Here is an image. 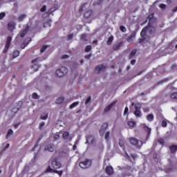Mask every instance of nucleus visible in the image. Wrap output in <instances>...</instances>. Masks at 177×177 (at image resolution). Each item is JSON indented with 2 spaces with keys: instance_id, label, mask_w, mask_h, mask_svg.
<instances>
[{
  "instance_id": "nucleus-1",
  "label": "nucleus",
  "mask_w": 177,
  "mask_h": 177,
  "mask_svg": "<svg viewBox=\"0 0 177 177\" xmlns=\"http://www.w3.org/2000/svg\"><path fill=\"white\" fill-rule=\"evenodd\" d=\"M154 32H156V27L151 26V24H149L147 26L143 28L140 32L142 39H140V44H142V42H144L145 41H147Z\"/></svg>"
},
{
  "instance_id": "nucleus-2",
  "label": "nucleus",
  "mask_w": 177,
  "mask_h": 177,
  "mask_svg": "<svg viewBox=\"0 0 177 177\" xmlns=\"http://www.w3.org/2000/svg\"><path fill=\"white\" fill-rule=\"evenodd\" d=\"M79 165L82 169H88V168L92 165V160L86 159L85 160L80 162Z\"/></svg>"
},
{
  "instance_id": "nucleus-3",
  "label": "nucleus",
  "mask_w": 177,
  "mask_h": 177,
  "mask_svg": "<svg viewBox=\"0 0 177 177\" xmlns=\"http://www.w3.org/2000/svg\"><path fill=\"white\" fill-rule=\"evenodd\" d=\"M129 142H130L131 145H132L133 146H136V147H138V149H140V147H142V146H143V142H142L141 140H139L135 138H131L129 139Z\"/></svg>"
},
{
  "instance_id": "nucleus-4",
  "label": "nucleus",
  "mask_w": 177,
  "mask_h": 177,
  "mask_svg": "<svg viewBox=\"0 0 177 177\" xmlns=\"http://www.w3.org/2000/svg\"><path fill=\"white\" fill-rule=\"evenodd\" d=\"M68 70L67 68L64 66H62L59 69H57L55 72L56 76L59 77H64L66 74H67Z\"/></svg>"
},
{
  "instance_id": "nucleus-5",
  "label": "nucleus",
  "mask_w": 177,
  "mask_h": 177,
  "mask_svg": "<svg viewBox=\"0 0 177 177\" xmlns=\"http://www.w3.org/2000/svg\"><path fill=\"white\" fill-rule=\"evenodd\" d=\"M140 109H142V104H140V103H137L135 104L134 115L136 117H142V112L140 111Z\"/></svg>"
},
{
  "instance_id": "nucleus-6",
  "label": "nucleus",
  "mask_w": 177,
  "mask_h": 177,
  "mask_svg": "<svg viewBox=\"0 0 177 177\" xmlns=\"http://www.w3.org/2000/svg\"><path fill=\"white\" fill-rule=\"evenodd\" d=\"M10 42H12V37H8L6 39V43L5 45V48L3 50V53H7L8 50H9V47L10 46Z\"/></svg>"
},
{
  "instance_id": "nucleus-7",
  "label": "nucleus",
  "mask_w": 177,
  "mask_h": 177,
  "mask_svg": "<svg viewBox=\"0 0 177 177\" xmlns=\"http://www.w3.org/2000/svg\"><path fill=\"white\" fill-rule=\"evenodd\" d=\"M104 70H106V66L104 64H100L95 68V71L97 74L102 73V71H104Z\"/></svg>"
},
{
  "instance_id": "nucleus-8",
  "label": "nucleus",
  "mask_w": 177,
  "mask_h": 177,
  "mask_svg": "<svg viewBox=\"0 0 177 177\" xmlns=\"http://www.w3.org/2000/svg\"><path fill=\"white\" fill-rule=\"evenodd\" d=\"M52 167L54 169H59L62 167V163L57 161V159H54L52 161Z\"/></svg>"
},
{
  "instance_id": "nucleus-9",
  "label": "nucleus",
  "mask_w": 177,
  "mask_h": 177,
  "mask_svg": "<svg viewBox=\"0 0 177 177\" xmlns=\"http://www.w3.org/2000/svg\"><path fill=\"white\" fill-rule=\"evenodd\" d=\"M62 138L64 140H66V142H71V140H73V138L70 136V133L68 131L64 132Z\"/></svg>"
},
{
  "instance_id": "nucleus-10",
  "label": "nucleus",
  "mask_w": 177,
  "mask_h": 177,
  "mask_svg": "<svg viewBox=\"0 0 177 177\" xmlns=\"http://www.w3.org/2000/svg\"><path fill=\"white\" fill-rule=\"evenodd\" d=\"M109 128V123L108 122H104L103 123L101 129H100V132L102 135H104V132H106V129Z\"/></svg>"
},
{
  "instance_id": "nucleus-11",
  "label": "nucleus",
  "mask_w": 177,
  "mask_h": 177,
  "mask_svg": "<svg viewBox=\"0 0 177 177\" xmlns=\"http://www.w3.org/2000/svg\"><path fill=\"white\" fill-rule=\"evenodd\" d=\"M46 172H55V174H58L59 176H62V175L63 174V170L59 171L57 170L52 169L50 167H48V168L46 169Z\"/></svg>"
},
{
  "instance_id": "nucleus-12",
  "label": "nucleus",
  "mask_w": 177,
  "mask_h": 177,
  "mask_svg": "<svg viewBox=\"0 0 177 177\" xmlns=\"http://www.w3.org/2000/svg\"><path fill=\"white\" fill-rule=\"evenodd\" d=\"M117 103V101H113L112 103H111L108 106H106L104 111V113H109L111 109H113V106H115V104Z\"/></svg>"
},
{
  "instance_id": "nucleus-13",
  "label": "nucleus",
  "mask_w": 177,
  "mask_h": 177,
  "mask_svg": "<svg viewBox=\"0 0 177 177\" xmlns=\"http://www.w3.org/2000/svg\"><path fill=\"white\" fill-rule=\"evenodd\" d=\"M135 37H136V32H131V34L127 39V42L132 43V41H133V38H135Z\"/></svg>"
},
{
  "instance_id": "nucleus-14",
  "label": "nucleus",
  "mask_w": 177,
  "mask_h": 177,
  "mask_svg": "<svg viewBox=\"0 0 177 177\" xmlns=\"http://www.w3.org/2000/svg\"><path fill=\"white\" fill-rule=\"evenodd\" d=\"M124 42L120 41L119 43H116L113 46V49L114 50H120V49L121 48V46H122Z\"/></svg>"
},
{
  "instance_id": "nucleus-15",
  "label": "nucleus",
  "mask_w": 177,
  "mask_h": 177,
  "mask_svg": "<svg viewBox=\"0 0 177 177\" xmlns=\"http://www.w3.org/2000/svg\"><path fill=\"white\" fill-rule=\"evenodd\" d=\"M137 52H138L137 49H133L131 51L130 55H129V60H131V59H135V57H136Z\"/></svg>"
},
{
  "instance_id": "nucleus-16",
  "label": "nucleus",
  "mask_w": 177,
  "mask_h": 177,
  "mask_svg": "<svg viewBox=\"0 0 177 177\" xmlns=\"http://www.w3.org/2000/svg\"><path fill=\"white\" fill-rule=\"evenodd\" d=\"M44 150H47L48 151H50V153H53V151H55V145H48L45 147Z\"/></svg>"
},
{
  "instance_id": "nucleus-17",
  "label": "nucleus",
  "mask_w": 177,
  "mask_h": 177,
  "mask_svg": "<svg viewBox=\"0 0 177 177\" xmlns=\"http://www.w3.org/2000/svg\"><path fill=\"white\" fill-rule=\"evenodd\" d=\"M15 26H16V24H15V22H10V23L8 24V30H9L10 31L14 30L15 28Z\"/></svg>"
},
{
  "instance_id": "nucleus-18",
  "label": "nucleus",
  "mask_w": 177,
  "mask_h": 177,
  "mask_svg": "<svg viewBox=\"0 0 177 177\" xmlns=\"http://www.w3.org/2000/svg\"><path fill=\"white\" fill-rule=\"evenodd\" d=\"M30 30V26L28 25L26 26V28L21 32L20 37L23 38L26 34H27V32Z\"/></svg>"
},
{
  "instance_id": "nucleus-19",
  "label": "nucleus",
  "mask_w": 177,
  "mask_h": 177,
  "mask_svg": "<svg viewBox=\"0 0 177 177\" xmlns=\"http://www.w3.org/2000/svg\"><path fill=\"white\" fill-rule=\"evenodd\" d=\"M95 138L92 136H88L86 139V143L92 144L93 143Z\"/></svg>"
},
{
  "instance_id": "nucleus-20",
  "label": "nucleus",
  "mask_w": 177,
  "mask_h": 177,
  "mask_svg": "<svg viewBox=\"0 0 177 177\" xmlns=\"http://www.w3.org/2000/svg\"><path fill=\"white\" fill-rule=\"evenodd\" d=\"M118 169H126L128 172H132L133 169L131 166H127L125 167H121L120 166L118 167Z\"/></svg>"
},
{
  "instance_id": "nucleus-21",
  "label": "nucleus",
  "mask_w": 177,
  "mask_h": 177,
  "mask_svg": "<svg viewBox=\"0 0 177 177\" xmlns=\"http://www.w3.org/2000/svg\"><path fill=\"white\" fill-rule=\"evenodd\" d=\"M64 102V97L61 96L56 100L55 103L57 104H62V103H63Z\"/></svg>"
},
{
  "instance_id": "nucleus-22",
  "label": "nucleus",
  "mask_w": 177,
  "mask_h": 177,
  "mask_svg": "<svg viewBox=\"0 0 177 177\" xmlns=\"http://www.w3.org/2000/svg\"><path fill=\"white\" fill-rule=\"evenodd\" d=\"M148 20H149V24H151V23H153V21H154L155 19H154V14H151L148 16Z\"/></svg>"
},
{
  "instance_id": "nucleus-23",
  "label": "nucleus",
  "mask_w": 177,
  "mask_h": 177,
  "mask_svg": "<svg viewBox=\"0 0 177 177\" xmlns=\"http://www.w3.org/2000/svg\"><path fill=\"white\" fill-rule=\"evenodd\" d=\"M91 15H92V10H91L86 11L84 13V17H86V19H89V17H91Z\"/></svg>"
},
{
  "instance_id": "nucleus-24",
  "label": "nucleus",
  "mask_w": 177,
  "mask_h": 177,
  "mask_svg": "<svg viewBox=\"0 0 177 177\" xmlns=\"http://www.w3.org/2000/svg\"><path fill=\"white\" fill-rule=\"evenodd\" d=\"M144 129L146 132H147V139H149V137L150 136V133H151V129L149 128L148 127L145 126L144 127Z\"/></svg>"
},
{
  "instance_id": "nucleus-25",
  "label": "nucleus",
  "mask_w": 177,
  "mask_h": 177,
  "mask_svg": "<svg viewBox=\"0 0 177 177\" xmlns=\"http://www.w3.org/2000/svg\"><path fill=\"white\" fill-rule=\"evenodd\" d=\"M106 172L108 175H111L113 174V167H106Z\"/></svg>"
},
{
  "instance_id": "nucleus-26",
  "label": "nucleus",
  "mask_w": 177,
  "mask_h": 177,
  "mask_svg": "<svg viewBox=\"0 0 177 177\" xmlns=\"http://www.w3.org/2000/svg\"><path fill=\"white\" fill-rule=\"evenodd\" d=\"M171 153H175L177 151V145H171L169 147Z\"/></svg>"
},
{
  "instance_id": "nucleus-27",
  "label": "nucleus",
  "mask_w": 177,
  "mask_h": 177,
  "mask_svg": "<svg viewBox=\"0 0 177 177\" xmlns=\"http://www.w3.org/2000/svg\"><path fill=\"white\" fill-rule=\"evenodd\" d=\"M27 17V15L22 14L18 17V21H23Z\"/></svg>"
},
{
  "instance_id": "nucleus-28",
  "label": "nucleus",
  "mask_w": 177,
  "mask_h": 177,
  "mask_svg": "<svg viewBox=\"0 0 177 177\" xmlns=\"http://www.w3.org/2000/svg\"><path fill=\"white\" fill-rule=\"evenodd\" d=\"M80 41H82V42H86V41H88L86 34H83L80 36Z\"/></svg>"
},
{
  "instance_id": "nucleus-29",
  "label": "nucleus",
  "mask_w": 177,
  "mask_h": 177,
  "mask_svg": "<svg viewBox=\"0 0 177 177\" xmlns=\"http://www.w3.org/2000/svg\"><path fill=\"white\" fill-rule=\"evenodd\" d=\"M114 40V37L113 36H111L108 38V40L106 41L107 45H111L113 44V41Z\"/></svg>"
},
{
  "instance_id": "nucleus-30",
  "label": "nucleus",
  "mask_w": 177,
  "mask_h": 177,
  "mask_svg": "<svg viewBox=\"0 0 177 177\" xmlns=\"http://www.w3.org/2000/svg\"><path fill=\"white\" fill-rule=\"evenodd\" d=\"M77 67H78V63H77V62H73L72 64V65L71 66V68L72 71L75 70V68H77Z\"/></svg>"
},
{
  "instance_id": "nucleus-31",
  "label": "nucleus",
  "mask_w": 177,
  "mask_h": 177,
  "mask_svg": "<svg viewBox=\"0 0 177 177\" xmlns=\"http://www.w3.org/2000/svg\"><path fill=\"white\" fill-rule=\"evenodd\" d=\"M129 127H131V128H133L134 127H136V122L133 121H129L128 122Z\"/></svg>"
},
{
  "instance_id": "nucleus-32",
  "label": "nucleus",
  "mask_w": 177,
  "mask_h": 177,
  "mask_svg": "<svg viewBox=\"0 0 177 177\" xmlns=\"http://www.w3.org/2000/svg\"><path fill=\"white\" fill-rule=\"evenodd\" d=\"M20 55V52L19 50H15L13 53V59H16Z\"/></svg>"
},
{
  "instance_id": "nucleus-33",
  "label": "nucleus",
  "mask_w": 177,
  "mask_h": 177,
  "mask_svg": "<svg viewBox=\"0 0 177 177\" xmlns=\"http://www.w3.org/2000/svg\"><path fill=\"white\" fill-rule=\"evenodd\" d=\"M41 120H48V113H42L40 116Z\"/></svg>"
},
{
  "instance_id": "nucleus-34",
  "label": "nucleus",
  "mask_w": 177,
  "mask_h": 177,
  "mask_svg": "<svg viewBox=\"0 0 177 177\" xmlns=\"http://www.w3.org/2000/svg\"><path fill=\"white\" fill-rule=\"evenodd\" d=\"M91 100H92V98L91 97V96H88L85 101L86 106H88V104H89V103H91Z\"/></svg>"
},
{
  "instance_id": "nucleus-35",
  "label": "nucleus",
  "mask_w": 177,
  "mask_h": 177,
  "mask_svg": "<svg viewBox=\"0 0 177 177\" xmlns=\"http://www.w3.org/2000/svg\"><path fill=\"white\" fill-rule=\"evenodd\" d=\"M147 118L148 121H153V120H154V116L153 115V114H149Z\"/></svg>"
},
{
  "instance_id": "nucleus-36",
  "label": "nucleus",
  "mask_w": 177,
  "mask_h": 177,
  "mask_svg": "<svg viewBox=\"0 0 177 177\" xmlns=\"http://www.w3.org/2000/svg\"><path fill=\"white\" fill-rule=\"evenodd\" d=\"M85 52L88 53V52H91V50H92V46L88 45L85 48Z\"/></svg>"
},
{
  "instance_id": "nucleus-37",
  "label": "nucleus",
  "mask_w": 177,
  "mask_h": 177,
  "mask_svg": "<svg viewBox=\"0 0 177 177\" xmlns=\"http://www.w3.org/2000/svg\"><path fill=\"white\" fill-rule=\"evenodd\" d=\"M78 104H80V102H73V103L70 106V109H74V107H76V106H78Z\"/></svg>"
},
{
  "instance_id": "nucleus-38",
  "label": "nucleus",
  "mask_w": 177,
  "mask_h": 177,
  "mask_svg": "<svg viewBox=\"0 0 177 177\" xmlns=\"http://www.w3.org/2000/svg\"><path fill=\"white\" fill-rule=\"evenodd\" d=\"M32 99H39V95L37 93H33L32 95Z\"/></svg>"
},
{
  "instance_id": "nucleus-39",
  "label": "nucleus",
  "mask_w": 177,
  "mask_h": 177,
  "mask_svg": "<svg viewBox=\"0 0 177 177\" xmlns=\"http://www.w3.org/2000/svg\"><path fill=\"white\" fill-rule=\"evenodd\" d=\"M120 31H122V32H127V28H125V26H120Z\"/></svg>"
},
{
  "instance_id": "nucleus-40",
  "label": "nucleus",
  "mask_w": 177,
  "mask_h": 177,
  "mask_svg": "<svg viewBox=\"0 0 177 177\" xmlns=\"http://www.w3.org/2000/svg\"><path fill=\"white\" fill-rule=\"evenodd\" d=\"M10 135H13V130H12V129L8 130L7 135H6V138L8 139V137L10 136Z\"/></svg>"
},
{
  "instance_id": "nucleus-41",
  "label": "nucleus",
  "mask_w": 177,
  "mask_h": 177,
  "mask_svg": "<svg viewBox=\"0 0 177 177\" xmlns=\"http://www.w3.org/2000/svg\"><path fill=\"white\" fill-rule=\"evenodd\" d=\"M171 97L172 99H177V92L172 93L171 94Z\"/></svg>"
},
{
  "instance_id": "nucleus-42",
  "label": "nucleus",
  "mask_w": 177,
  "mask_h": 177,
  "mask_svg": "<svg viewBox=\"0 0 177 177\" xmlns=\"http://www.w3.org/2000/svg\"><path fill=\"white\" fill-rule=\"evenodd\" d=\"M56 10L53 8H50L48 12H47V15H50V13H53V12H55Z\"/></svg>"
},
{
  "instance_id": "nucleus-43",
  "label": "nucleus",
  "mask_w": 177,
  "mask_h": 177,
  "mask_svg": "<svg viewBox=\"0 0 177 177\" xmlns=\"http://www.w3.org/2000/svg\"><path fill=\"white\" fill-rule=\"evenodd\" d=\"M110 138V132L109 131H107L106 133H105V139L106 140H109Z\"/></svg>"
},
{
  "instance_id": "nucleus-44",
  "label": "nucleus",
  "mask_w": 177,
  "mask_h": 177,
  "mask_svg": "<svg viewBox=\"0 0 177 177\" xmlns=\"http://www.w3.org/2000/svg\"><path fill=\"white\" fill-rule=\"evenodd\" d=\"M48 48V46H44L41 48V50H40V52L41 53H44V52H45L46 50V48Z\"/></svg>"
},
{
  "instance_id": "nucleus-45",
  "label": "nucleus",
  "mask_w": 177,
  "mask_h": 177,
  "mask_svg": "<svg viewBox=\"0 0 177 177\" xmlns=\"http://www.w3.org/2000/svg\"><path fill=\"white\" fill-rule=\"evenodd\" d=\"M5 16H6V14H5V12H1L0 13V20H2V19L3 17H5Z\"/></svg>"
},
{
  "instance_id": "nucleus-46",
  "label": "nucleus",
  "mask_w": 177,
  "mask_h": 177,
  "mask_svg": "<svg viewBox=\"0 0 177 177\" xmlns=\"http://www.w3.org/2000/svg\"><path fill=\"white\" fill-rule=\"evenodd\" d=\"M60 138V136L59 134H56L55 136H53V139L55 140H58V139Z\"/></svg>"
},
{
  "instance_id": "nucleus-47",
  "label": "nucleus",
  "mask_w": 177,
  "mask_h": 177,
  "mask_svg": "<svg viewBox=\"0 0 177 177\" xmlns=\"http://www.w3.org/2000/svg\"><path fill=\"white\" fill-rule=\"evenodd\" d=\"M162 127H163L164 128H165V127H167V121L166 120H162Z\"/></svg>"
},
{
  "instance_id": "nucleus-48",
  "label": "nucleus",
  "mask_w": 177,
  "mask_h": 177,
  "mask_svg": "<svg viewBox=\"0 0 177 177\" xmlns=\"http://www.w3.org/2000/svg\"><path fill=\"white\" fill-rule=\"evenodd\" d=\"M129 110V109L128 108V106H126L124 109V115H125V114H128Z\"/></svg>"
},
{
  "instance_id": "nucleus-49",
  "label": "nucleus",
  "mask_w": 177,
  "mask_h": 177,
  "mask_svg": "<svg viewBox=\"0 0 177 177\" xmlns=\"http://www.w3.org/2000/svg\"><path fill=\"white\" fill-rule=\"evenodd\" d=\"M44 127H45V122H42L39 124V129H42V128H44Z\"/></svg>"
},
{
  "instance_id": "nucleus-50",
  "label": "nucleus",
  "mask_w": 177,
  "mask_h": 177,
  "mask_svg": "<svg viewBox=\"0 0 177 177\" xmlns=\"http://www.w3.org/2000/svg\"><path fill=\"white\" fill-rule=\"evenodd\" d=\"M10 145L9 143L6 144V147L3 148V151H5L6 149H9Z\"/></svg>"
},
{
  "instance_id": "nucleus-51",
  "label": "nucleus",
  "mask_w": 177,
  "mask_h": 177,
  "mask_svg": "<svg viewBox=\"0 0 177 177\" xmlns=\"http://www.w3.org/2000/svg\"><path fill=\"white\" fill-rule=\"evenodd\" d=\"M46 10V6L44 5L43 7L41 8L40 11L41 12H45Z\"/></svg>"
},
{
  "instance_id": "nucleus-52",
  "label": "nucleus",
  "mask_w": 177,
  "mask_h": 177,
  "mask_svg": "<svg viewBox=\"0 0 177 177\" xmlns=\"http://www.w3.org/2000/svg\"><path fill=\"white\" fill-rule=\"evenodd\" d=\"M85 59H89L91 57H92V54H88L87 55H85Z\"/></svg>"
},
{
  "instance_id": "nucleus-53",
  "label": "nucleus",
  "mask_w": 177,
  "mask_h": 177,
  "mask_svg": "<svg viewBox=\"0 0 177 177\" xmlns=\"http://www.w3.org/2000/svg\"><path fill=\"white\" fill-rule=\"evenodd\" d=\"M119 145L120 146V147H122L124 146V141H122V140H119Z\"/></svg>"
},
{
  "instance_id": "nucleus-54",
  "label": "nucleus",
  "mask_w": 177,
  "mask_h": 177,
  "mask_svg": "<svg viewBox=\"0 0 177 177\" xmlns=\"http://www.w3.org/2000/svg\"><path fill=\"white\" fill-rule=\"evenodd\" d=\"M160 9H165V8H167V5H165V4H160Z\"/></svg>"
},
{
  "instance_id": "nucleus-55",
  "label": "nucleus",
  "mask_w": 177,
  "mask_h": 177,
  "mask_svg": "<svg viewBox=\"0 0 177 177\" xmlns=\"http://www.w3.org/2000/svg\"><path fill=\"white\" fill-rule=\"evenodd\" d=\"M20 124H21V122H19L17 124H14L15 128L16 129L19 128V125H20Z\"/></svg>"
},
{
  "instance_id": "nucleus-56",
  "label": "nucleus",
  "mask_w": 177,
  "mask_h": 177,
  "mask_svg": "<svg viewBox=\"0 0 177 177\" xmlns=\"http://www.w3.org/2000/svg\"><path fill=\"white\" fill-rule=\"evenodd\" d=\"M158 142L160 145H164V140L163 139H160L158 140Z\"/></svg>"
},
{
  "instance_id": "nucleus-57",
  "label": "nucleus",
  "mask_w": 177,
  "mask_h": 177,
  "mask_svg": "<svg viewBox=\"0 0 177 177\" xmlns=\"http://www.w3.org/2000/svg\"><path fill=\"white\" fill-rule=\"evenodd\" d=\"M73 35H68V40L73 39Z\"/></svg>"
},
{
  "instance_id": "nucleus-58",
  "label": "nucleus",
  "mask_w": 177,
  "mask_h": 177,
  "mask_svg": "<svg viewBox=\"0 0 177 177\" xmlns=\"http://www.w3.org/2000/svg\"><path fill=\"white\" fill-rule=\"evenodd\" d=\"M135 63H136V60L133 59L131 61V64H132V66L135 65Z\"/></svg>"
},
{
  "instance_id": "nucleus-59",
  "label": "nucleus",
  "mask_w": 177,
  "mask_h": 177,
  "mask_svg": "<svg viewBox=\"0 0 177 177\" xmlns=\"http://www.w3.org/2000/svg\"><path fill=\"white\" fill-rule=\"evenodd\" d=\"M68 57H70L67 55H64L62 56V59H68Z\"/></svg>"
},
{
  "instance_id": "nucleus-60",
  "label": "nucleus",
  "mask_w": 177,
  "mask_h": 177,
  "mask_svg": "<svg viewBox=\"0 0 177 177\" xmlns=\"http://www.w3.org/2000/svg\"><path fill=\"white\" fill-rule=\"evenodd\" d=\"M26 45H28V43L26 44V42H24V44L21 45L22 49H24V47H25Z\"/></svg>"
},
{
  "instance_id": "nucleus-61",
  "label": "nucleus",
  "mask_w": 177,
  "mask_h": 177,
  "mask_svg": "<svg viewBox=\"0 0 177 177\" xmlns=\"http://www.w3.org/2000/svg\"><path fill=\"white\" fill-rule=\"evenodd\" d=\"M35 62H38V59H33L32 61V63H35Z\"/></svg>"
},
{
  "instance_id": "nucleus-62",
  "label": "nucleus",
  "mask_w": 177,
  "mask_h": 177,
  "mask_svg": "<svg viewBox=\"0 0 177 177\" xmlns=\"http://www.w3.org/2000/svg\"><path fill=\"white\" fill-rule=\"evenodd\" d=\"M93 44H95V45H97V40H94V41H93Z\"/></svg>"
},
{
  "instance_id": "nucleus-63",
  "label": "nucleus",
  "mask_w": 177,
  "mask_h": 177,
  "mask_svg": "<svg viewBox=\"0 0 177 177\" xmlns=\"http://www.w3.org/2000/svg\"><path fill=\"white\" fill-rule=\"evenodd\" d=\"M173 12H177V7H176L175 8L173 9Z\"/></svg>"
},
{
  "instance_id": "nucleus-64",
  "label": "nucleus",
  "mask_w": 177,
  "mask_h": 177,
  "mask_svg": "<svg viewBox=\"0 0 177 177\" xmlns=\"http://www.w3.org/2000/svg\"><path fill=\"white\" fill-rule=\"evenodd\" d=\"M85 5H86V3L83 4V5L81 6V8H80V9H82V8H84V7L85 6Z\"/></svg>"
}]
</instances>
